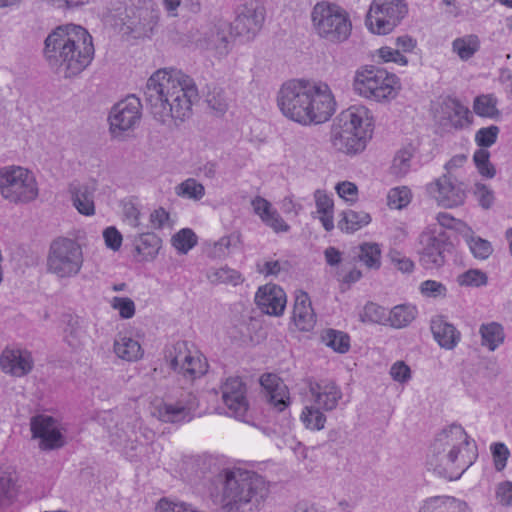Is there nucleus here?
<instances>
[{"label": "nucleus", "mask_w": 512, "mask_h": 512, "mask_svg": "<svg viewBox=\"0 0 512 512\" xmlns=\"http://www.w3.org/2000/svg\"><path fill=\"white\" fill-rule=\"evenodd\" d=\"M206 101L209 107L219 113H224L228 108V103L224 96L223 90L216 86H214L213 89L208 92Z\"/></svg>", "instance_id": "obj_54"}, {"label": "nucleus", "mask_w": 512, "mask_h": 512, "mask_svg": "<svg viewBox=\"0 0 512 512\" xmlns=\"http://www.w3.org/2000/svg\"><path fill=\"white\" fill-rule=\"evenodd\" d=\"M111 307L119 311V315L123 319H130L135 314V304L128 297H114L111 301Z\"/></svg>", "instance_id": "obj_55"}, {"label": "nucleus", "mask_w": 512, "mask_h": 512, "mask_svg": "<svg viewBox=\"0 0 512 512\" xmlns=\"http://www.w3.org/2000/svg\"><path fill=\"white\" fill-rule=\"evenodd\" d=\"M479 333L482 346L487 347L489 351H495L505 339L504 329L497 322L482 324Z\"/></svg>", "instance_id": "obj_31"}, {"label": "nucleus", "mask_w": 512, "mask_h": 512, "mask_svg": "<svg viewBox=\"0 0 512 512\" xmlns=\"http://www.w3.org/2000/svg\"><path fill=\"white\" fill-rule=\"evenodd\" d=\"M363 323L383 324L387 321L386 309L374 302H368L359 315Z\"/></svg>", "instance_id": "obj_46"}, {"label": "nucleus", "mask_w": 512, "mask_h": 512, "mask_svg": "<svg viewBox=\"0 0 512 512\" xmlns=\"http://www.w3.org/2000/svg\"><path fill=\"white\" fill-rule=\"evenodd\" d=\"M388 205L391 208L402 209L411 201V191L408 187H395L388 192Z\"/></svg>", "instance_id": "obj_49"}, {"label": "nucleus", "mask_w": 512, "mask_h": 512, "mask_svg": "<svg viewBox=\"0 0 512 512\" xmlns=\"http://www.w3.org/2000/svg\"><path fill=\"white\" fill-rule=\"evenodd\" d=\"M488 282L485 272L479 269H469L457 276V283L465 287H481Z\"/></svg>", "instance_id": "obj_48"}, {"label": "nucleus", "mask_w": 512, "mask_h": 512, "mask_svg": "<svg viewBox=\"0 0 512 512\" xmlns=\"http://www.w3.org/2000/svg\"><path fill=\"white\" fill-rule=\"evenodd\" d=\"M3 372L16 377L28 374L32 369L31 354L26 351L5 349L0 357Z\"/></svg>", "instance_id": "obj_24"}, {"label": "nucleus", "mask_w": 512, "mask_h": 512, "mask_svg": "<svg viewBox=\"0 0 512 512\" xmlns=\"http://www.w3.org/2000/svg\"><path fill=\"white\" fill-rule=\"evenodd\" d=\"M378 56L384 61V62H394L398 63L400 65H407L408 60L407 58L400 53L398 49H393L391 47H381L378 50Z\"/></svg>", "instance_id": "obj_61"}, {"label": "nucleus", "mask_w": 512, "mask_h": 512, "mask_svg": "<svg viewBox=\"0 0 512 512\" xmlns=\"http://www.w3.org/2000/svg\"><path fill=\"white\" fill-rule=\"evenodd\" d=\"M370 222L371 216L367 212L349 209L341 213L338 228L345 233H354Z\"/></svg>", "instance_id": "obj_29"}, {"label": "nucleus", "mask_w": 512, "mask_h": 512, "mask_svg": "<svg viewBox=\"0 0 512 512\" xmlns=\"http://www.w3.org/2000/svg\"><path fill=\"white\" fill-rule=\"evenodd\" d=\"M209 492L223 512H259L270 489L260 474L239 468H223L210 480Z\"/></svg>", "instance_id": "obj_2"}, {"label": "nucleus", "mask_w": 512, "mask_h": 512, "mask_svg": "<svg viewBox=\"0 0 512 512\" xmlns=\"http://www.w3.org/2000/svg\"><path fill=\"white\" fill-rule=\"evenodd\" d=\"M199 100L194 80L175 68H163L147 80L144 101L157 121L169 119L183 122L192 113V106Z\"/></svg>", "instance_id": "obj_1"}, {"label": "nucleus", "mask_w": 512, "mask_h": 512, "mask_svg": "<svg viewBox=\"0 0 512 512\" xmlns=\"http://www.w3.org/2000/svg\"><path fill=\"white\" fill-rule=\"evenodd\" d=\"M323 342L335 352L346 353L350 348V337L347 333L328 329L322 335Z\"/></svg>", "instance_id": "obj_38"}, {"label": "nucleus", "mask_w": 512, "mask_h": 512, "mask_svg": "<svg viewBox=\"0 0 512 512\" xmlns=\"http://www.w3.org/2000/svg\"><path fill=\"white\" fill-rule=\"evenodd\" d=\"M500 128L496 125L480 128L475 134V142L480 149H486L496 143Z\"/></svg>", "instance_id": "obj_50"}, {"label": "nucleus", "mask_w": 512, "mask_h": 512, "mask_svg": "<svg viewBox=\"0 0 512 512\" xmlns=\"http://www.w3.org/2000/svg\"><path fill=\"white\" fill-rule=\"evenodd\" d=\"M260 384L268 403L278 412L284 411L290 405V395L287 385L276 374H263Z\"/></svg>", "instance_id": "obj_21"}, {"label": "nucleus", "mask_w": 512, "mask_h": 512, "mask_svg": "<svg viewBox=\"0 0 512 512\" xmlns=\"http://www.w3.org/2000/svg\"><path fill=\"white\" fill-rule=\"evenodd\" d=\"M96 187L94 184H81L73 182L69 186V192L73 206L80 214L91 216L95 214L94 195Z\"/></svg>", "instance_id": "obj_25"}, {"label": "nucleus", "mask_w": 512, "mask_h": 512, "mask_svg": "<svg viewBox=\"0 0 512 512\" xmlns=\"http://www.w3.org/2000/svg\"><path fill=\"white\" fill-rule=\"evenodd\" d=\"M311 20L316 34L327 42L340 44L351 35L352 22L349 14L334 3L318 2L312 9Z\"/></svg>", "instance_id": "obj_7"}, {"label": "nucleus", "mask_w": 512, "mask_h": 512, "mask_svg": "<svg viewBox=\"0 0 512 512\" xmlns=\"http://www.w3.org/2000/svg\"><path fill=\"white\" fill-rule=\"evenodd\" d=\"M277 105L286 118L310 125L328 121L335 112L336 102L327 85L290 80L278 91Z\"/></svg>", "instance_id": "obj_3"}, {"label": "nucleus", "mask_w": 512, "mask_h": 512, "mask_svg": "<svg viewBox=\"0 0 512 512\" xmlns=\"http://www.w3.org/2000/svg\"><path fill=\"white\" fill-rule=\"evenodd\" d=\"M44 56L49 66L65 78L79 75L92 62L93 39L82 26L67 24L54 29L45 39Z\"/></svg>", "instance_id": "obj_4"}, {"label": "nucleus", "mask_w": 512, "mask_h": 512, "mask_svg": "<svg viewBox=\"0 0 512 512\" xmlns=\"http://www.w3.org/2000/svg\"><path fill=\"white\" fill-rule=\"evenodd\" d=\"M255 302L262 312L279 316L286 306V294L280 286L267 284L258 289Z\"/></svg>", "instance_id": "obj_22"}, {"label": "nucleus", "mask_w": 512, "mask_h": 512, "mask_svg": "<svg viewBox=\"0 0 512 512\" xmlns=\"http://www.w3.org/2000/svg\"><path fill=\"white\" fill-rule=\"evenodd\" d=\"M178 197L199 201L205 196V187L194 178H188L175 187Z\"/></svg>", "instance_id": "obj_37"}, {"label": "nucleus", "mask_w": 512, "mask_h": 512, "mask_svg": "<svg viewBox=\"0 0 512 512\" xmlns=\"http://www.w3.org/2000/svg\"><path fill=\"white\" fill-rule=\"evenodd\" d=\"M421 248L418 251L419 262L425 269H434L443 266L446 262V253L450 252L452 243L449 235L423 232L419 237Z\"/></svg>", "instance_id": "obj_13"}, {"label": "nucleus", "mask_w": 512, "mask_h": 512, "mask_svg": "<svg viewBox=\"0 0 512 512\" xmlns=\"http://www.w3.org/2000/svg\"><path fill=\"white\" fill-rule=\"evenodd\" d=\"M222 400L228 409L227 414L237 420L248 422L249 403L247 387L240 377H229L223 383Z\"/></svg>", "instance_id": "obj_14"}, {"label": "nucleus", "mask_w": 512, "mask_h": 512, "mask_svg": "<svg viewBox=\"0 0 512 512\" xmlns=\"http://www.w3.org/2000/svg\"><path fill=\"white\" fill-rule=\"evenodd\" d=\"M480 48V40L477 35L470 34L456 38L452 42V50L463 61H467L474 56Z\"/></svg>", "instance_id": "obj_33"}, {"label": "nucleus", "mask_w": 512, "mask_h": 512, "mask_svg": "<svg viewBox=\"0 0 512 512\" xmlns=\"http://www.w3.org/2000/svg\"><path fill=\"white\" fill-rule=\"evenodd\" d=\"M103 237L108 248L117 251L122 244V235L115 227H108L103 232Z\"/></svg>", "instance_id": "obj_63"}, {"label": "nucleus", "mask_w": 512, "mask_h": 512, "mask_svg": "<svg viewBox=\"0 0 512 512\" xmlns=\"http://www.w3.org/2000/svg\"><path fill=\"white\" fill-rule=\"evenodd\" d=\"M293 320L302 331H309L316 322V316L311 301L306 292L300 291L295 298Z\"/></svg>", "instance_id": "obj_27"}, {"label": "nucleus", "mask_w": 512, "mask_h": 512, "mask_svg": "<svg viewBox=\"0 0 512 512\" xmlns=\"http://www.w3.org/2000/svg\"><path fill=\"white\" fill-rule=\"evenodd\" d=\"M443 112L456 129H462L470 123L469 110L456 99H448L443 102Z\"/></svg>", "instance_id": "obj_30"}, {"label": "nucleus", "mask_w": 512, "mask_h": 512, "mask_svg": "<svg viewBox=\"0 0 512 512\" xmlns=\"http://www.w3.org/2000/svg\"><path fill=\"white\" fill-rule=\"evenodd\" d=\"M65 341L74 350L80 348L83 345V339L85 337L84 330L78 325V322H69L65 328Z\"/></svg>", "instance_id": "obj_52"}, {"label": "nucleus", "mask_w": 512, "mask_h": 512, "mask_svg": "<svg viewBox=\"0 0 512 512\" xmlns=\"http://www.w3.org/2000/svg\"><path fill=\"white\" fill-rule=\"evenodd\" d=\"M428 189L431 193L437 192L435 199L439 205L446 208L460 206L466 199L464 183L459 181L453 173H445L431 183Z\"/></svg>", "instance_id": "obj_16"}, {"label": "nucleus", "mask_w": 512, "mask_h": 512, "mask_svg": "<svg viewBox=\"0 0 512 512\" xmlns=\"http://www.w3.org/2000/svg\"><path fill=\"white\" fill-rule=\"evenodd\" d=\"M142 104L138 97L129 95L116 103L109 113V130L113 137H121L133 130L141 119Z\"/></svg>", "instance_id": "obj_12"}, {"label": "nucleus", "mask_w": 512, "mask_h": 512, "mask_svg": "<svg viewBox=\"0 0 512 512\" xmlns=\"http://www.w3.org/2000/svg\"><path fill=\"white\" fill-rule=\"evenodd\" d=\"M207 367L208 364L205 359H202L201 356L191 355L178 373L190 380H194L204 375L207 371Z\"/></svg>", "instance_id": "obj_42"}, {"label": "nucleus", "mask_w": 512, "mask_h": 512, "mask_svg": "<svg viewBox=\"0 0 512 512\" xmlns=\"http://www.w3.org/2000/svg\"><path fill=\"white\" fill-rule=\"evenodd\" d=\"M497 100L492 95H481L476 97L474 101V111L481 117L496 119L500 116L497 109Z\"/></svg>", "instance_id": "obj_41"}, {"label": "nucleus", "mask_w": 512, "mask_h": 512, "mask_svg": "<svg viewBox=\"0 0 512 512\" xmlns=\"http://www.w3.org/2000/svg\"><path fill=\"white\" fill-rule=\"evenodd\" d=\"M203 41L208 49H214L219 54H226L228 52V44L230 38L235 36L232 30V25L229 21L222 18H215L211 23L202 27Z\"/></svg>", "instance_id": "obj_20"}, {"label": "nucleus", "mask_w": 512, "mask_h": 512, "mask_svg": "<svg viewBox=\"0 0 512 512\" xmlns=\"http://www.w3.org/2000/svg\"><path fill=\"white\" fill-rule=\"evenodd\" d=\"M417 316V309L415 306L409 304H401L393 307L387 321L394 328L400 329L408 326Z\"/></svg>", "instance_id": "obj_32"}, {"label": "nucleus", "mask_w": 512, "mask_h": 512, "mask_svg": "<svg viewBox=\"0 0 512 512\" xmlns=\"http://www.w3.org/2000/svg\"><path fill=\"white\" fill-rule=\"evenodd\" d=\"M490 450L495 469L497 471H502L506 467L507 460L510 456L508 447L502 442H496L490 446Z\"/></svg>", "instance_id": "obj_53"}, {"label": "nucleus", "mask_w": 512, "mask_h": 512, "mask_svg": "<svg viewBox=\"0 0 512 512\" xmlns=\"http://www.w3.org/2000/svg\"><path fill=\"white\" fill-rule=\"evenodd\" d=\"M338 195L346 201H354L357 197V186L349 181H344L336 185Z\"/></svg>", "instance_id": "obj_64"}, {"label": "nucleus", "mask_w": 512, "mask_h": 512, "mask_svg": "<svg viewBox=\"0 0 512 512\" xmlns=\"http://www.w3.org/2000/svg\"><path fill=\"white\" fill-rule=\"evenodd\" d=\"M419 512H471L465 501L451 496H435L427 499Z\"/></svg>", "instance_id": "obj_28"}, {"label": "nucleus", "mask_w": 512, "mask_h": 512, "mask_svg": "<svg viewBox=\"0 0 512 512\" xmlns=\"http://www.w3.org/2000/svg\"><path fill=\"white\" fill-rule=\"evenodd\" d=\"M388 257L401 272L410 273L413 271L414 262L410 258L403 256L399 251L390 250Z\"/></svg>", "instance_id": "obj_59"}, {"label": "nucleus", "mask_w": 512, "mask_h": 512, "mask_svg": "<svg viewBox=\"0 0 512 512\" xmlns=\"http://www.w3.org/2000/svg\"><path fill=\"white\" fill-rule=\"evenodd\" d=\"M195 397L189 395L187 401L180 400L176 403H164L157 409L158 418L163 422L183 423L189 422L194 417L197 408Z\"/></svg>", "instance_id": "obj_23"}, {"label": "nucleus", "mask_w": 512, "mask_h": 512, "mask_svg": "<svg viewBox=\"0 0 512 512\" xmlns=\"http://www.w3.org/2000/svg\"><path fill=\"white\" fill-rule=\"evenodd\" d=\"M197 244V236L190 228H183L172 237V245L181 253L186 254Z\"/></svg>", "instance_id": "obj_43"}, {"label": "nucleus", "mask_w": 512, "mask_h": 512, "mask_svg": "<svg viewBox=\"0 0 512 512\" xmlns=\"http://www.w3.org/2000/svg\"><path fill=\"white\" fill-rule=\"evenodd\" d=\"M84 263L81 245L74 239L58 237L49 247L47 270L60 279L72 278L79 274Z\"/></svg>", "instance_id": "obj_8"}, {"label": "nucleus", "mask_w": 512, "mask_h": 512, "mask_svg": "<svg viewBox=\"0 0 512 512\" xmlns=\"http://www.w3.org/2000/svg\"><path fill=\"white\" fill-rule=\"evenodd\" d=\"M131 13L132 15L128 17L132 30L138 31L143 36L153 33L160 15V10L153 0H137Z\"/></svg>", "instance_id": "obj_18"}, {"label": "nucleus", "mask_w": 512, "mask_h": 512, "mask_svg": "<svg viewBox=\"0 0 512 512\" xmlns=\"http://www.w3.org/2000/svg\"><path fill=\"white\" fill-rule=\"evenodd\" d=\"M469 446V436L464 428L452 424L439 432L430 447L428 466L438 475L457 480L472 464L474 455L463 451Z\"/></svg>", "instance_id": "obj_5"}, {"label": "nucleus", "mask_w": 512, "mask_h": 512, "mask_svg": "<svg viewBox=\"0 0 512 512\" xmlns=\"http://www.w3.org/2000/svg\"><path fill=\"white\" fill-rule=\"evenodd\" d=\"M412 153L408 150H401L397 153L393 160L394 172L398 175H405L410 168Z\"/></svg>", "instance_id": "obj_58"}, {"label": "nucleus", "mask_w": 512, "mask_h": 512, "mask_svg": "<svg viewBox=\"0 0 512 512\" xmlns=\"http://www.w3.org/2000/svg\"><path fill=\"white\" fill-rule=\"evenodd\" d=\"M265 7L258 2H250L240 6L232 25L235 36L255 37L261 30L265 20Z\"/></svg>", "instance_id": "obj_15"}, {"label": "nucleus", "mask_w": 512, "mask_h": 512, "mask_svg": "<svg viewBox=\"0 0 512 512\" xmlns=\"http://www.w3.org/2000/svg\"><path fill=\"white\" fill-rule=\"evenodd\" d=\"M372 131L373 117L369 109L353 105L336 117L331 130V143L335 150L354 155L365 149Z\"/></svg>", "instance_id": "obj_6"}, {"label": "nucleus", "mask_w": 512, "mask_h": 512, "mask_svg": "<svg viewBox=\"0 0 512 512\" xmlns=\"http://www.w3.org/2000/svg\"><path fill=\"white\" fill-rule=\"evenodd\" d=\"M0 194L14 204H27L39 194L32 172L21 166H6L0 169Z\"/></svg>", "instance_id": "obj_9"}, {"label": "nucleus", "mask_w": 512, "mask_h": 512, "mask_svg": "<svg viewBox=\"0 0 512 512\" xmlns=\"http://www.w3.org/2000/svg\"><path fill=\"white\" fill-rule=\"evenodd\" d=\"M322 408L317 405L306 406L301 413V421L304 426L310 430H321L326 423V416Z\"/></svg>", "instance_id": "obj_40"}, {"label": "nucleus", "mask_w": 512, "mask_h": 512, "mask_svg": "<svg viewBox=\"0 0 512 512\" xmlns=\"http://www.w3.org/2000/svg\"><path fill=\"white\" fill-rule=\"evenodd\" d=\"M473 195L478 204L485 210L490 209L495 201L494 191L486 184L477 182L473 187Z\"/></svg>", "instance_id": "obj_51"}, {"label": "nucleus", "mask_w": 512, "mask_h": 512, "mask_svg": "<svg viewBox=\"0 0 512 512\" xmlns=\"http://www.w3.org/2000/svg\"><path fill=\"white\" fill-rule=\"evenodd\" d=\"M191 355L187 348V343L179 341L175 343L171 349L166 351L165 358L170 362L171 369L178 372Z\"/></svg>", "instance_id": "obj_39"}, {"label": "nucleus", "mask_w": 512, "mask_h": 512, "mask_svg": "<svg viewBox=\"0 0 512 512\" xmlns=\"http://www.w3.org/2000/svg\"><path fill=\"white\" fill-rule=\"evenodd\" d=\"M308 389L313 403L325 412L335 410L343 397L341 388L329 379L309 380Z\"/></svg>", "instance_id": "obj_19"}, {"label": "nucleus", "mask_w": 512, "mask_h": 512, "mask_svg": "<svg viewBox=\"0 0 512 512\" xmlns=\"http://www.w3.org/2000/svg\"><path fill=\"white\" fill-rule=\"evenodd\" d=\"M496 498L501 505L510 506L512 504V482L499 483L496 489Z\"/></svg>", "instance_id": "obj_62"}, {"label": "nucleus", "mask_w": 512, "mask_h": 512, "mask_svg": "<svg viewBox=\"0 0 512 512\" xmlns=\"http://www.w3.org/2000/svg\"><path fill=\"white\" fill-rule=\"evenodd\" d=\"M31 431L33 438L40 440L42 450H54L64 446L65 439L57 421L48 415H36L31 418Z\"/></svg>", "instance_id": "obj_17"}, {"label": "nucleus", "mask_w": 512, "mask_h": 512, "mask_svg": "<svg viewBox=\"0 0 512 512\" xmlns=\"http://www.w3.org/2000/svg\"><path fill=\"white\" fill-rule=\"evenodd\" d=\"M357 258L367 268L379 269L381 266V248L377 243L365 242L359 245Z\"/></svg>", "instance_id": "obj_35"}, {"label": "nucleus", "mask_w": 512, "mask_h": 512, "mask_svg": "<svg viewBox=\"0 0 512 512\" xmlns=\"http://www.w3.org/2000/svg\"><path fill=\"white\" fill-rule=\"evenodd\" d=\"M399 80L382 68L366 66L356 71L353 89L366 98L382 101L394 97Z\"/></svg>", "instance_id": "obj_10"}, {"label": "nucleus", "mask_w": 512, "mask_h": 512, "mask_svg": "<svg viewBox=\"0 0 512 512\" xmlns=\"http://www.w3.org/2000/svg\"><path fill=\"white\" fill-rule=\"evenodd\" d=\"M465 240L475 258L487 259L493 252L491 243L479 236L467 234Z\"/></svg>", "instance_id": "obj_45"}, {"label": "nucleus", "mask_w": 512, "mask_h": 512, "mask_svg": "<svg viewBox=\"0 0 512 512\" xmlns=\"http://www.w3.org/2000/svg\"><path fill=\"white\" fill-rule=\"evenodd\" d=\"M161 239L154 233H142L136 242V251L144 259H153L161 247Z\"/></svg>", "instance_id": "obj_36"}, {"label": "nucleus", "mask_w": 512, "mask_h": 512, "mask_svg": "<svg viewBox=\"0 0 512 512\" xmlns=\"http://www.w3.org/2000/svg\"><path fill=\"white\" fill-rule=\"evenodd\" d=\"M208 278L212 283L217 284L223 283L236 286L242 282L241 274L229 267H221L209 272Z\"/></svg>", "instance_id": "obj_47"}, {"label": "nucleus", "mask_w": 512, "mask_h": 512, "mask_svg": "<svg viewBox=\"0 0 512 512\" xmlns=\"http://www.w3.org/2000/svg\"><path fill=\"white\" fill-rule=\"evenodd\" d=\"M420 291L427 297L437 298L445 297L447 289L441 282L435 280H426L421 283Z\"/></svg>", "instance_id": "obj_57"}, {"label": "nucleus", "mask_w": 512, "mask_h": 512, "mask_svg": "<svg viewBox=\"0 0 512 512\" xmlns=\"http://www.w3.org/2000/svg\"><path fill=\"white\" fill-rule=\"evenodd\" d=\"M474 164L482 177L492 179L496 175V168L490 162V152L487 149H478L473 155Z\"/></svg>", "instance_id": "obj_44"}, {"label": "nucleus", "mask_w": 512, "mask_h": 512, "mask_svg": "<svg viewBox=\"0 0 512 512\" xmlns=\"http://www.w3.org/2000/svg\"><path fill=\"white\" fill-rule=\"evenodd\" d=\"M407 13L405 0H373L365 24L373 34L386 35L401 23Z\"/></svg>", "instance_id": "obj_11"}, {"label": "nucleus", "mask_w": 512, "mask_h": 512, "mask_svg": "<svg viewBox=\"0 0 512 512\" xmlns=\"http://www.w3.org/2000/svg\"><path fill=\"white\" fill-rule=\"evenodd\" d=\"M15 472L5 471L0 474V497L11 498L16 490Z\"/></svg>", "instance_id": "obj_56"}, {"label": "nucleus", "mask_w": 512, "mask_h": 512, "mask_svg": "<svg viewBox=\"0 0 512 512\" xmlns=\"http://www.w3.org/2000/svg\"><path fill=\"white\" fill-rule=\"evenodd\" d=\"M390 375L393 380L399 383H406L411 378V370L403 361H397L391 366Z\"/></svg>", "instance_id": "obj_60"}, {"label": "nucleus", "mask_w": 512, "mask_h": 512, "mask_svg": "<svg viewBox=\"0 0 512 512\" xmlns=\"http://www.w3.org/2000/svg\"><path fill=\"white\" fill-rule=\"evenodd\" d=\"M114 351L118 357L127 361H135L142 356L138 341L125 336L115 340Z\"/></svg>", "instance_id": "obj_34"}, {"label": "nucleus", "mask_w": 512, "mask_h": 512, "mask_svg": "<svg viewBox=\"0 0 512 512\" xmlns=\"http://www.w3.org/2000/svg\"><path fill=\"white\" fill-rule=\"evenodd\" d=\"M430 329L435 341L444 349H453L460 341V332L443 316L431 320Z\"/></svg>", "instance_id": "obj_26"}]
</instances>
